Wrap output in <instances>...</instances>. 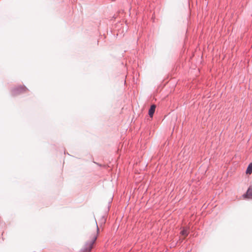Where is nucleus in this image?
I'll return each instance as SVG.
<instances>
[{"instance_id": "20e7f679", "label": "nucleus", "mask_w": 252, "mask_h": 252, "mask_svg": "<svg viewBox=\"0 0 252 252\" xmlns=\"http://www.w3.org/2000/svg\"><path fill=\"white\" fill-rule=\"evenodd\" d=\"M156 108V106L155 104H153L151 106L149 110V115L150 117H153Z\"/></svg>"}, {"instance_id": "423d86ee", "label": "nucleus", "mask_w": 252, "mask_h": 252, "mask_svg": "<svg viewBox=\"0 0 252 252\" xmlns=\"http://www.w3.org/2000/svg\"><path fill=\"white\" fill-rule=\"evenodd\" d=\"M252 172V163H251L248 166L246 170L247 174H251Z\"/></svg>"}, {"instance_id": "0eeeda50", "label": "nucleus", "mask_w": 252, "mask_h": 252, "mask_svg": "<svg viewBox=\"0 0 252 252\" xmlns=\"http://www.w3.org/2000/svg\"><path fill=\"white\" fill-rule=\"evenodd\" d=\"M102 220H103V222L105 223V219L104 218H102Z\"/></svg>"}, {"instance_id": "f03ea898", "label": "nucleus", "mask_w": 252, "mask_h": 252, "mask_svg": "<svg viewBox=\"0 0 252 252\" xmlns=\"http://www.w3.org/2000/svg\"><path fill=\"white\" fill-rule=\"evenodd\" d=\"M28 89L25 86H19L12 90V94L13 96L18 95L25 92Z\"/></svg>"}, {"instance_id": "7ed1b4c3", "label": "nucleus", "mask_w": 252, "mask_h": 252, "mask_svg": "<svg viewBox=\"0 0 252 252\" xmlns=\"http://www.w3.org/2000/svg\"><path fill=\"white\" fill-rule=\"evenodd\" d=\"M244 198H247L249 199H252V186H251L246 194L243 195Z\"/></svg>"}, {"instance_id": "39448f33", "label": "nucleus", "mask_w": 252, "mask_h": 252, "mask_svg": "<svg viewBox=\"0 0 252 252\" xmlns=\"http://www.w3.org/2000/svg\"><path fill=\"white\" fill-rule=\"evenodd\" d=\"M181 234L185 237H186L189 234V231L188 229L187 228H184L181 231Z\"/></svg>"}, {"instance_id": "f257e3e1", "label": "nucleus", "mask_w": 252, "mask_h": 252, "mask_svg": "<svg viewBox=\"0 0 252 252\" xmlns=\"http://www.w3.org/2000/svg\"><path fill=\"white\" fill-rule=\"evenodd\" d=\"M95 224H96V234L94 235L93 236L91 240H90L89 242H87L86 243V244L83 249V252H90L92 249L93 246L94 244V243L95 241H96V240L97 239V235H98V232H99V228L98 227L97 222L96 220H95Z\"/></svg>"}]
</instances>
